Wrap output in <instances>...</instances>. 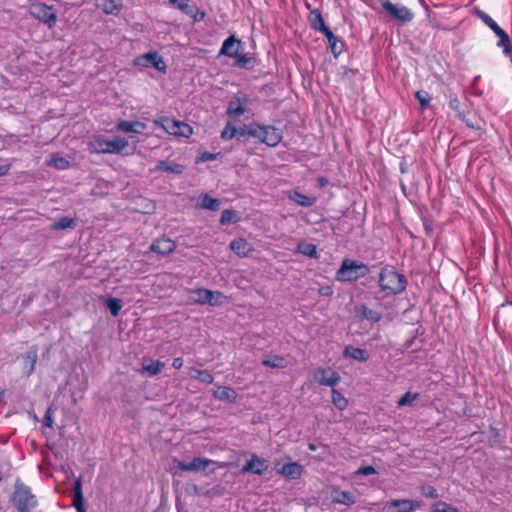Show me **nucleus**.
I'll use <instances>...</instances> for the list:
<instances>
[{
    "instance_id": "31",
    "label": "nucleus",
    "mask_w": 512,
    "mask_h": 512,
    "mask_svg": "<svg viewBox=\"0 0 512 512\" xmlns=\"http://www.w3.org/2000/svg\"><path fill=\"white\" fill-rule=\"evenodd\" d=\"M262 364L271 368H284L287 365L286 359L279 355L266 357L262 360Z\"/></svg>"
},
{
    "instance_id": "32",
    "label": "nucleus",
    "mask_w": 512,
    "mask_h": 512,
    "mask_svg": "<svg viewBox=\"0 0 512 512\" xmlns=\"http://www.w3.org/2000/svg\"><path fill=\"white\" fill-rule=\"evenodd\" d=\"M297 252L308 256L310 258H316L317 257V248L316 245L302 241L297 246Z\"/></svg>"
},
{
    "instance_id": "25",
    "label": "nucleus",
    "mask_w": 512,
    "mask_h": 512,
    "mask_svg": "<svg viewBox=\"0 0 512 512\" xmlns=\"http://www.w3.org/2000/svg\"><path fill=\"white\" fill-rule=\"evenodd\" d=\"M145 128V125L138 121H119L117 124V129L119 131L129 133H142Z\"/></svg>"
},
{
    "instance_id": "11",
    "label": "nucleus",
    "mask_w": 512,
    "mask_h": 512,
    "mask_svg": "<svg viewBox=\"0 0 512 512\" xmlns=\"http://www.w3.org/2000/svg\"><path fill=\"white\" fill-rule=\"evenodd\" d=\"M169 4L176 7L186 15L193 17L195 21H201L204 18V13L200 12L195 5H190L189 0H168Z\"/></svg>"
},
{
    "instance_id": "10",
    "label": "nucleus",
    "mask_w": 512,
    "mask_h": 512,
    "mask_svg": "<svg viewBox=\"0 0 512 512\" xmlns=\"http://www.w3.org/2000/svg\"><path fill=\"white\" fill-rule=\"evenodd\" d=\"M340 375L336 371L325 368H318L314 374V380L320 385L335 386L340 381Z\"/></svg>"
},
{
    "instance_id": "45",
    "label": "nucleus",
    "mask_w": 512,
    "mask_h": 512,
    "mask_svg": "<svg viewBox=\"0 0 512 512\" xmlns=\"http://www.w3.org/2000/svg\"><path fill=\"white\" fill-rule=\"evenodd\" d=\"M431 512H459V510L445 502H438L431 507Z\"/></svg>"
},
{
    "instance_id": "5",
    "label": "nucleus",
    "mask_w": 512,
    "mask_h": 512,
    "mask_svg": "<svg viewBox=\"0 0 512 512\" xmlns=\"http://www.w3.org/2000/svg\"><path fill=\"white\" fill-rule=\"evenodd\" d=\"M248 133L270 147L277 146L282 140L281 132L274 126H252Z\"/></svg>"
},
{
    "instance_id": "41",
    "label": "nucleus",
    "mask_w": 512,
    "mask_h": 512,
    "mask_svg": "<svg viewBox=\"0 0 512 512\" xmlns=\"http://www.w3.org/2000/svg\"><path fill=\"white\" fill-rule=\"evenodd\" d=\"M208 298L209 302L207 304L211 306H221L227 302V297L220 291H212V295Z\"/></svg>"
},
{
    "instance_id": "22",
    "label": "nucleus",
    "mask_w": 512,
    "mask_h": 512,
    "mask_svg": "<svg viewBox=\"0 0 512 512\" xmlns=\"http://www.w3.org/2000/svg\"><path fill=\"white\" fill-rule=\"evenodd\" d=\"M389 507H398L399 512H413L417 508L421 506L420 502L409 500V499H399L392 500L388 503Z\"/></svg>"
},
{
    "instance_id": "61",
    "label": "nucleus",
    "mask_w": 512,
    "mask_h": 512,
    "mask_svg": "<svg viewBox=\"0 0 512 512\" xmlns=\"http://www.w3.org/2000/svg\"><path fill=\"white\" fill-rule=\"evenodd\" d=\"M309 448H310V450H312V451H315V450H316V447H315V445H313V444H310V445H309Z\"/></svg>"
},
{
    "instance_id": "52",
    "label": "nucleus",
    "mask_w": 512,
    "mask_h": 512,
    "mask_svg": "<svg viewBox=\"0 0 512 512\" xmlns=\"http://www.w3.org/2000/svg\"><path fill=\"white\" fill-rule=\"evenodd\" d=\"M318 293L321 295V296H325V297H328V296H331L333 294V289L331 286H323V287H320L318 289Z\"/></svg>"
},
{
    "instance_id": "46",
    "label": "nucleus",
    "mask_w": 512,
    "mask_h": 512,
    "mask_svg": "<svg viewBox=\"0 0 512 512\" xmlns=\"http://www.w3.org/2000/svg\"><path fill=\"white\" fill-rule=\"evenodd\" d=\"M237 129L235 126L228 123L224 130L221 132V138L224 140H230L235 137Z\"/></svg>"
},
{
    "instance_id": "37",
    "label": "nucleus",
    "mask_w": 512,
    "mask_h": 512,
    "mask_svg": "<svg viewBox=\"0 0 512 512\" xmlns=\"http://www.w3.org/2000/svg\"><path fill=\"white\" fill-rule=\"evenodd\" d=\"M76 221L73 218L61 217L52 225L53 230H64L68 228H74Z\"/></svg>"
},
{
    "instance_id": "49",
    "label": "nucleus",
    "mask_w": 512,
    "mask_h": 512,
    "mask_svg": "<svg viewBox=\"0 0 512 512\" xmlns=\"http://www.w3.org/2000/svg\"><path fill=\"white\" fill-rule=\"evenodd\" d=\"M175 249V243L170 239L162 238V255L164 253H170Z\"/></svg>"
},
{
    "instance_id": "27",
    "label": "nucleus",
    "mask_w": 512,
    "mask_h": 512,
    "mask_svg": "<svg viewBox=\"0 0 512 512\" xmlns=\"http://www.w3.org/2000/svg\"><path fill=\"white\" fill-rule=\"evenodd\" d=\"M309 20H310L311 27L316 31H320V32L324 33L325 29H329L326 26V24L323 20L322 14L319 10L312 11L310 13Z\"/></svg>"
},
{
    "instance_id": "8",
    "label": "nucleus",
    "mask_w": 512,
    "mask_h": 512,
    "mask_svg": "<svg viewBox=\"0 0 512 512\" xmlns=\"http://www.w3.org/2000/svg\"><path fill=\"white\" fill-rule=\"evenodd\" d=\"M381 6L392 19L400 23H408L414 17L409 8L401 4H393L390 0H381Z\"/></svg>"
},
{
    "instance_id": "19",
    "label": "nucleus",
    "mask_w": 512,
    "mask_h": 512,
    "mask_svg": "<svg viewBox=\"0 0 512 512\" xmlns=\"http://www.w3.org/2000/svg\"><path fill=\"white\" fill-rule=\"evenodd\" d=\"M328 40L329 48L335 57H338L344 48V43L336 37L330 29H325L323 33Z\"/></svg>"
},
{
    "instance_id": "60",
    "label": "nucleus",
    "mask_w": 512,
    "mask_h": 512,
    "mask_svg": "<svg viewBox=\"0 0 512 512\" xmlns=\"http://www.w3.org/2000/svg\"><path fill=\"white\" fill-rule=\"evenodd\" d=\"M76 511H77V512H86V509H85V507H83V508H81V509H80V508H77V509H76Z\"/></svg>"
},
{
    "instance_id": "9",
    "label": "nucleus",
    "mask_w": 512,
    "mask_h": 512,
    "mask_svg": "<svg viewBox=\"0 0 512 512\" xmlns=\"http://www.w3.org/2000/svg\"><path fill=\"white\" fill-rule=\"evenodd\" d=\"M162 129L170 135L184 138L190 137L193 133L189 124L168 117L162 118Z\"/></svg>"
},
{
    "instance_id": "26",
    "label": "nucleus",
    "mask_w": 512,
    "mask_h": 512,
    "mask_svg": "<svg viewBox=\"0 0 512 512\" xmlns=\"http://www.w3.org/2000/svg\"><path fill=\"white\" fill-rule=\"evenodd\" d=\"M289 199L302 207H311L316 202L315 197L306 196L298 191L290 192Z\"/></svg>"
},
{
    "instance_id": "59",
    "label": "nucleus",
    "mask_w": 512,
    "mask_h": 512,
    "mask_svg": "<svg viewBox=\"0 0 512 512\" xmlns=\"http://www.w3.org/2000/svg\"><path fill=\"white\" fill-rule=\"evenodd\" d=\"M449 105H450V107H451L452 109H455V110H456V109H458V107H459V101H458V99H457V98H453V99H451V100H450Z\"/></svg>"
},
{
    "instance_id": "17",
    "label": "nucleus",
    "mask_w": 512,
    "mask_h": 512,
    "mask_svg": "<svg viewBox=\"0 0 512 512\" xmlns=\"http://www.w3.org/2000/svg\"><path fill=\"white\" fill-rule=\"evenodd\" d=\"M240 44L241 42L237 40L234 35H231L222 43L220 54L233 58L237 56Z\"/></svg>"
},
{
    "instance_id": "18",
    "label": "nucleus",
    "mask_w": 512,
    "mask_h": 512,
    "mask_svg": "<svg viewBox=\"0 0 512 512\" xmlns=\"http://www.w3.org/2000/svg\"><path fill=\"white\" fill-rule=\"evenodd\" d=\"M98 8L107 15H117L122 9V0H98Z\"/></svg>"
},
{
    "instance_id": "62",
    "label": "nucleus",
    "mask_w": 512,
    "mask_h": 512,
    "mask_svg": "<svg viewBox=\"0 0 512 512\" xmlns=\"http://www.w3.org/2000/svg\"><path fill=\"white\" fill-rule=\"evenodd\" d=\"M165 69H166V66L162 65V68H161L162 74L165 73Z\"/></svg>"
},
{
    "instance_id": "51",
    "label": "nucleus",
    "mask_w": 512,
    "mask_h": 512,
    "mask_svg": "<svg viewBox=\"0 0 512 512\" xmlns=\"http://www.w3.org/2000/svg\"><path fill=\"white\" fill-rule=\"evenodd\" d=\"M416 98L418 99L421 107L426 106L429 103V100H430L428 94L426 92H424V91H418L416 93Z\"/></svg>"
},
{
    "instance_id": "38",
    "label": "nucleus",
    "mask_w": 512,
    "mask_h": 512,
    "mask_svg": "<svg viewBox=\"0 0 512 512\" xmlns=\"http://www.w3.org/2000/svg\"><path fill=\"white\" fill-rule=\"evenodd\" d=\"M361 317L370 322H378L381 320L382 315L378 311L369 309L363 305L361 307Z\"/></svg>"
},
{
    "instance_id": "13",
    "label": "nucleus",
    "mask_w": 512,
    "mask_h": 512,
    "mask_svg": "<svg viewBox=\"0 0 512 512\" xmlns=\"http://www.w3.org/2000/svg\"><path fill=\"white\" fill-rule=\"evenodd\" d=\"M331 502L334 504H342L346 506H351L355 504L356 497L349 491L340 490L337 487H332L331 489Z\"/></svg>"
},
{
    "instance_id": "58",
    "label": "nucleus",
    "mask_w": 512,
    "mask_h": 512,
    "mask_svg": "<svg viewBox=\"0 0 512 512\" xmlns=\"http://www.w3.org/2000/svg\"><path fill=\"white\" fill-rule=\"evenodd\" d=\"M172 365H173V367H174L175 369H179V368H181V367H182V365H183V360H182V358H175V359L173 360V364H172Z\"/></svg>"
},
{
    "instance_id": "12",
    "label": "nucleus",
    "mask_w": 512,
    "mask_h": 512,
    "mask_svg": "<svg viewBox=\"0 0 512 512\" xmlns=\"http://www.w3.org/2000/svg\"><path fill=\"white\" fill-rule=\"evenodd\" d=\"M268 466L264 459L259 458L256 454H253L251 460L247 461L242 467V473H253L256 475H262L267 470Z\"/></svg>"
},
{
    "instance_id": "50",
    "label": "nucleus",
    "mask_w": 512,
    "mask_h": 512,
    "mask_svg": "<svg viewBox=\"0 0 512 512\" xmlns=\"http://www.w3.org/2000/svg\"><path fill=\"white\" fill-rule=\"evenodd\" d=\"M376 473V470L373 466L371 465H367V466H363V467H360L356 474L358 475H365V476H368V475H373Z\"/></svg>"
},
{
    "instance_id": "1",
    "label": "nucleus",
    "mask_w": 512,
    "mask_h": 512,
    "mask_svg": "<svg viewBox=\"0 0 512 512\" xmlns=\"http://www.w3.org/2000/svg\"><path fill=\"white\" fill-rule=\"evenodd\" d=\"M379 286L386 295H396L406 289L407 281L404 275L391 268H384L379 274Z\"/></svg>"
},
{
    "instance_id": "16",
    "label": "nucleus",
    "mask_w": 512,
    "mask_h": 512,
    "mask_svg": "<svg viewBox=\"0 0 512 512\" xmlns=\"http://www.w3.org/2000/svg\"><path fill=\"white\" fill-rule=\"evenodd\" d=\"M343 356L345 358H351L358 362H366L370 357L366 349L354 347L352 345H348L345 347L343 351Z\"/></svg>"
},
{
    "instance_id": "28",
    "label": "nucleus",
    "mask_w": 512,
    "mask_h": 512,
    "mask_svg": "<svg viewBox=\"0 0 512 512\" xmlns=\"http://www.w3.org/2000/svg\"><path fill=\"white\" fill-rule=\"evenodd\" d=\"M46 165L57 170H65L70 167V162L59 154H53L50 159L45 161Z\"/></svg>"
},
{
    "instance_id": "36",
    "label": "nucleus",
    "mask_w": 512,
    "mask_h": 512,
    "mask_svg": "<svg viewBox=\"0 0 512 512\" xmlns=\"http://www.w3.org/2000/svg\"><path fill=\"white\" fill-rule=\"evenodd\" d=\"M106 307L109 309L112 316L116 317L122 309L123 303L119 298L109 297L107 298Z\"/></svg>"
},
{
    "instance_id": "34",
    "label": "nucleus",
    "mask_w": 512,
    "mask_h": 512,
    "mask_svg": "<svg viewBox=\"0 0 512 512\" xmlns=\"http://www.w3.org/2000/svg\"><path fill=\"white\" fill-rule=\"evenodd\" d=\"M190 376L205 384H211L214 381L213 375L207 370L193 369Z\"/></svg>"
},
{
    "instance_id": "14",
    "label": "nucleus",
    "mask_w": 512,
    "mask_h": 512,
    "mask_svg": "<svg viewBox=\"0 0 512 512\" xmlns=\"http://www.w3.org/2000/svg\"><path fill=\"white\" fill-rule=\"evenodd\" d=\"M212 463V460L196 457L189 463L179 462L178 467L182 471H203Z\"/></svg>"
},
{
    "instance_id": "35",
    "label": "nucleus",
    "mask_w": 512,
    "mask_h": 512,
    "mask_svg": "<svg viewBox=\"0 0 512 512\" xmlns=\"http://www.w3.org/2000/svg\"><path fill=\"white\" fill-rule=\"evenodd\" d=\"M245 112L244 105L239 101H231L228 105L227 114L230 117L238 118Z\"/></svg>"
},
{
    "instance_id": "6",
    "label": "nucleus",
    "mask_w": 512,
    "mask_h": 512,
    "mask_svg": "<svg viewBox=\"0 0 512 512\" xmlns=\"http://www.w3.org/2000/svg\"><path fill=\"white\" fill-rule=\"evenodd\" d=\"M31 17L40 21L44 25H46L49 29L55 27L57 22V12L53 6L47 5L45 3H34L30 6L29 11Z\"/></svg>"
},
{
    "instance_id": "7",
    "label": "nucleus",
    "mask_w": 512,
    "mask_h": 512,
    "mask_svg": "<svg viewBox=\"0 0 512 512\" xmlns=\"http://www.w3.org/2000/svg\"><path fill=\"white\" fill-rule=\"evenodd\" d=\"M477 15L499 37L497 46L503 49L505 55H509L511 53V42L508 34L487 13L479 10Z\"/></svg>"
},
{
    "instance_id": "42",
    "label": "nucleus",
    "mask_w": 512,
    "mask_h": 512,
    "mask_svg": "<svg viewBox=\"0 0 512 512\" xmlns=\"http://www.w3.org/2000/svg\"><path fill=\"white\" fill-rule=\"evenodd\" d=\"M419 398L418 393H412L410 391L406 392L399 400L397 401V405L399 407L403 406H412L413 402Z\"/></svg>"
},
{
    "instance_id": "43",
    "label": "nucleus",
    "mask_w": 512,
    "mask_h": 512,
    "mask_svg": "<svg viewBox=\"0 0 512 512\" xmlns=\"http://www.w3.org/2000/svg\"><path fill=\"white\" fill-rule=\"evenodd\" d=\"M184 170V166L174 162L162 161V171L173 174H181Z\"/></svg>"
},
{
    "instance_id": "54",
    "label": "nucleus",
    "mask_w": 512,
    "mask_h": 512,
    "mask_svg": "<svg viewBox=\"0 0 512 512\" xmlns=\"http://www.w3.org/2000/svg\"><path fill=\"white\" fill-rule=\"evenodd\" d=\"M217 156H218V154H215V153L204 152L201 155V160L202 161H213V160L217 159Z\"/></svg>"
},
{
    "instance_id": "29",
    "label": "nucleus",
    "mask_w": 512,
    "mask_h": 512,
    "mask_svg": "<svg viewBox=\"0 0 512 512\" xmlns=\"http://www.w3.org/2000/svg\"><path fill=\"white\" fill-rule=\"evenodd\" d=\"M281 473L292 479H296L301 476L302 466L298 463L292 462L282 466Z\"/></svg>"
},
{
    "instance_id": "20",
    "label": "nucleus",
    "mask_w": 512,
    "mask_h": 512,
    "mask_svg": "<svg viewBox=\"0 0 512 512\" xmlns=\"http://www.w3.org/2000/svg\"><path fill=\"white\" fill-rule=\"evenodd\" d=\"M212 295V290L197 288L189 291V300L192 303L205 305L209 302L208 296Z\"/></svg>"
},
{
    "instance_id": "15",
    "label": "nucleus",
    "mask_w": 512,
    "mask_h": 512,
    "mask_svg": "<svg viewBox=\"0 0 512 512\" xmlns=\"http://www.w3.org/2000/svg\"><path fill=\"white\" fill-rule=\"evenodd\" d=\"M134 65L140 67H154L160 70V57L157 52H149L135 58Z\"/></svg>"
},
{
    "instance_id": "57",
    "label": "nucleus",
    "mask_w": 512,
    "mask_h": 512,
    "mask_svg": "<svg viewBox=\"0 0 512 512\" xmlns=\"http://www.w3.org/2000/svg\"><path fill=\"white\" fill-rule=\"evenodd\" d=\"M10 165H0V177L8 174Z\"/></svg>"
},
{
    "instance_id": "55",
    "label": "nucleus",
    "mask_w": 512,
    "mask_h": 512,
    "mask_svg": "<svg viewBox=\"0 0 512 512\" xmlns=\"http://www.w3.org/2000/svg\"><path fill=\"white\" fill-rule=\"evenodd\" d=\"M151 250L160 253V240L155 239L151 244Z\"/></svg>"
},
{
    "instance_id": "44",
    "label": "nucleus",
    "mask_w": 512,
    "mask_h": 512,
    "mask_svg": "<svg viewBox=\"0 0 512 512\" xmlns=\"http://www.w3.org/2000/svg\"><path fill=\"white\" fill-rule=\"evenodd\" d=\"M233 58L235 59L236 66L240 68H249L252 66V59L246 55L237 52V56H234Z\"/></svg>"
},
{
    "instance_id": "2",
    "label": "nucleus",
    "mask_w": 512,
    "mask_h": 512,
    "mask_svg": "<svg viewBox=\"0 0 512 512\" xmlns=\"http://www.w3.org/2000/svg\"><path fill=\"white\" fill-rule=\"evenodd\" d=\"M11 502L18 512H30L38 504L37 498L32 493L30 487L20 480H16L15 482Z\"/></svg>"
},
{
    "instance_id": "30",
    "label": "nucleus",
    "mask_w": 512,
    "mask_h": 512,
    "mask_svg": "<svg viewBox=\"0 0 512 512\" xmlns=\"http://www.w3.org/2000/svg\"><path fill=\"white\" fill-rule=\"evenodd\" d=\"M73 506L75 507V509H77V508L81 509V508L85 507L84 506V497H83V493H82V484H81L80 479H77L74 484Z\"/></svg>"
},
{
    "instance_id": "23",
    "label": "nucleus",
    "mask_w": 512,
    "mask_h": 512,
    "mask_svg": "<svg viewBox=\"0 0 512 512\" xmlns=\"http://www.w3.org/2000/svg\"><path fill=\"white\" fill-rule=\"evenodd\" d=\"M221 202L217 198H212L208 194H203L199 197L197 207L210 211H217L220 209Z\"/></svg>"
},
{
    "instance_id": "53",
    "label": "nucleus",
    "mask_w": 512,
    "mask_h": 512,
    "mask_svg": "<svg viewBox=\"0 0 512 512\" xmlns=\"http://www.w3.org/2000/svg\"><path fill=\"white\" fill-rule=\"evenodd\" d=\"M43 424L47 427H52L53 425V419H52V416H51V410L48 409L44 415V418H43Z\"/></svg>"
},
{
    "instance_id": "3",
    "label": "nucleus",
    "mask_w": 512,
    "mask_h": 512,
    "mask_svg": "<svg viewBox=\"0 0 512 512\" xmlns=\"http://www.w3.org/2000/svg\"><path fill=\"white\" fill-rule=\"evenodd\" d=\"M368 273L369 268L366 264L345 258L335 274V279L339 282H355L365 277Z\"/></svg>"
},
{
    "instance_id": "56",
    "label": "nucleus",
    "mask_w": 512,
    "mask_h": 512,
    "mask_svg": "<svg viewBox=\"0 0 512 512\" xmlns=\"http://www.w3.org/2000/svg\"><path fill=\"white\" fill-rule=\"evenodd\" d=\"M317 185L319 188H323L328 185V179L325 177H319L317 179Z\"/></svg>"
},
{
    "instance_id": "21",
    "label": "nucleus",
    "mask_w": 512,
    "mask_h": 512,
    "mask_svg": "<svg viewBox=\"0 0 512 512\" xmlns=\"http://www.w3.org/2000/svg\"><path fill=\"white\" fill-rule=\"evenodd\" d=\"M231 250L240 257L247 256L251 251V245L244 238H236L230 243Z\"/></svg>"
},
{
    "instance_id": "4",
    "label": "nucleus",
    "mask_w": 512,
    "mask_h": 512,
    "mask_svg": "<svg viewBox=\"0 0 512 512\" xmlns=\"http://www.w3.org/2000/svg\"><path fill=\"white\" fill-rule=\"evenodd\" d=\"M127 145L128 142L122 137L116 136L109 140L103 136H97L89 141L88 150L96 154H120Z\"/></svg>"
},
{
    "instance_id": "40",
    "label": "nucleus",
    "mask_w": 512,
    "mask_h": 512,
    "mask_svg": "<svg viewBox=\"0 0 512 512\" xmlns=\"http://www.w3.org/2000/svg\"><path fill=\"white\" fill-rule=\"evenodd\" d=\"M238 221V215L237 212L234 210H223L220 217V223L222 225H227L230 223H235Z\"/></svg>"
},
{
    "instance_id": "33",
    "label": "nucleus",
    "mask_w": 512,
    "mask_h": 512,
    "mask_svg": "<svg viewBox=\"0 0 512 512\" xmlns=\"http://www.w3.org/2000/svg\"><path fill=\"white\" fill-rule=\"evenodd\" d=\"M37 362V352L29 351L24 356V370L27 375H30L35 368V364Z\"/></svg>"
},
{
    "instance_id": "24",
    "label": "nucleus",
    "mask_w": 512,
    "mask_h": 512,
    "mask_svg": "<svg viewBox=\"0 0 512 512\" xmlns=\"http://www.w3.org/2000/svg\"><path fill=\"white\" fill-rule=\"evenodd\" d=\"M213 395L216 399L229 403H234L237 399L236 391L230 387H218Z\"/></svg>"
},
{
    "instance_id": "47",
    "label": "nucleus",
    "mask_w": 512,
    "mask_h": 512,
    "mask_svg": "<svg viewBox=\"0 0 512 512\" xmlns=\"http://www.w3.org/2000/svg\"><path fill=\"white\" fill-rule=\"evenodd\" d=\"M143 371L148 372L150 375H156L160 372V361L156 360L148 365L143 366Z\"/></svg>"
},
{
    "instance_id": "39",
    "label": "nucleus",
    "mask_w": 512,
    "mask_h": 512,
    "mask_svg": "<svg viewBox=\"0 0 512 512\" xmlns=\"http://www.w3.org/2000/svg\"><path fill=\"white\" fill-rule=\"evenodd\" d=\"M332 403L339 409L344 410L348 405L347 399L336 389H332Z\"/></svg>"
},
{
    "instance_id": "48",
    "label": "nucleus",
    "mask_w": 512,
    "mask_h": 512,
    "mask_svg": "<svg viewBox=\"0 0 512 512\" xmlns=\"http://www.w3.org/2000/svg\"><path fill=\"white\" fill-rule=\"evenodd\" d=\"M421 492L427 498L436 499L439 497L437 490L430 485L422 486Z\"/></svg>"
}]
</instances>
